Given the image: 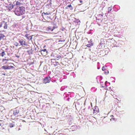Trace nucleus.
<instances>
[{
  "label": "nucleus",
  "instance_id": "obj_1",
  "mask_svg": "<svg viewBox=\"0 0 135 135\" xmlns=\"http://www.w3.org/2000/svg\"><path fill=\"white\" fill-rule=\"evenodd\" d=\"M25 7L22 6L17 7L16 9L15 13L17 16H20L23 15L25 12Z\"/></svg>",
  "mask_w": 135,
  "mask_h": 135
},
{
  "label": "nucleus",
  "instance_id": "obj_2",
  "mask_svg": "<svg viewBox=\"0 0 135 135\" xmlns=\"http://www.w3.org/2000/svg\"><path fill=\"white\" fill-rule=\"evenodd\" d=\"M93 114H96L99 112L98 107L96 106L94 107L93 108Z\"/></svg>",
  "mask_w": 135,
  "mask_h": 135
},
{
  "label": "nucleus",
  "instance_id": "obj_3",
  "mask_svg": "<svg viewBox=\"0 0 135 135\" xmlns=\"http://www.w3.org/2000/svg\"><path fill=\"white\" fill-rule=\"evenodd\" d=\"M50 80V77H46L43 79V82L44 83L46 84L49 83Z\"/></svg>",
  "mask_w": 135,
  "mask_h": 135
},
{
  "label": "nucleus",
  "instance_id": "obj_4",
  "mask_svg": "<svg viewBox=\"0 0 135 135\" xmlns=\"http://www.w3.org/2000/svg\"><path fill=\"white\" fill-rule=\"evenodd\" d=\"M19 42L22 46L26 45L27 44V43L23 39H21L19 41Z\"/></svg>",
  "mask_w": 135,
  "mask_h": 135
},
{
  "label": "nucleus",
  "instance_id": "obj_5",
  "mask_svg": "<svg viewBox=\"0 0 135 135\" xmlns=\"http://www.w3.org/2000/svg\"><path fill=\"white\" fill-rule=\"evenodd\" d=\"M53 29L52 33L54 34H57L58 32V30L57 28H56L54 27H53Z\"/></svg>",
  "mask_w": 135,
  "mask_h": 135
},
{
  "label": "nucleus",
  "instance_id": "obj_6",
  "mask_svg": "<svg viewBox=\"0 0 135 135\" xmlns=\"http://www.w3.org/2000/svg\"><path fill=\"white\" fill-rule=\"evenodd\" d=\"M2 24H3V26L4 29H7V28L8 26L7 22H5L4 21H2Z\"/></svg>",
  "mask_w": 135,
  "mask_h": 135
},
{
  "label": "nucleus",
  "instance_id": "obj_7",
  "mask_svg": "<svg viewBox=\"0 0 135 135\" xmlns=\"http://www.w3.org/2000/svg\"><path fill=\"white\" fill-rule=\"evenodd\" d=\"M46 30L47 32H52V31L53 28L51 27L50 26H49L47 27L46 28Z\"/></svg>",
  "mask_w": 135,
  "mask_h": 135
},
{
  "label": "nucleus",
  "instance_id": "obj_8",
  "mask_svg": "<svg viewBox=\"0 0 135 135\" xmlns=\"http://www.w3.org/2000/svg\"><path fill=\"white\" fill-rule=\"evenodd\" d=\"M103 16L102 15L99 14L98 16V17H96V20H100L102 21L103 19Z\"/></svg>",
  "mask_w": 135,
  "mask_h": 135
},
{
  "label": "nucleus",
  "instance_id": "obj_9",
  "mask_svg": "<svg viewBox=\"0 0 135 135\" xmlns=\"http://www.w3.org/2000/svg\"><path fill=\"white\" fill-rule=\"evenodd\" d=\"M54 57L55 58V59L57 60L59 59L61 60L62 59L61 56L60 55H56Z\"/></svg>",
  "mask_w": 135,
  "mask_h": 135
},
{
  "label": "nucleus",
  "instance_id": "obj_10",
  "mask_svg": "<svg viewBox=\"0 0 135 135\" xmlns=\"http://www.w3.org/2000/svg\"><path fill=\"white\" fill-rule=\"evenodd\" d=\"M19 110L18 109H16L13 112V114L15 115H17V114L19 113Z\"/></svg>",
  "mask_w": 135,
  "mask_h": 135
},
{
  "label": "nucleus",
  "instance_id": "obj_11",
  "mask_svg": "<svg viewBox=\"0 0 135 135\" xmlns=\"http://www.w3.org/2000/svg\"><path fill=\"white\" fill-rule=\"evenodd\" d=\"M51 14V12L49 13H47L46 12V13L44 12L42 13V16L43 17V18H44V17L46 18V16H45V15H50Z\"/></svg>",
  "mask_w": 135,
  "mask_h": 135
},
{
  "label": "nucleus",
  "instance_id": "obj_12",
  "mask_svg": "<svg viewBox=\"0 0 135 135\" xmlns=\"http://www.w3.org/2000/svg\"><path fill=\"white\" fill-rule=\"evenodd\" d=\"M25 36L29 40H31L32 38V37L29 34H26Z\"/></svg>",
  "mask_w": 135,
  "mask_h": 135
},
{
  "label": "nucleus",
  "instance_id": "obj_13",
  "mask_svg": "<svg viewBox=\"0 0 135 135\" xmlns=\"http://www.w3.org/2000/svg\"><path fill=\"white\" fill-rule=\"evenodd\" d=\"M40 52L42 55L43 56H45L47 54V53L45 52L44 51H42V50H41L40 51Z\"/></svg>",
  "mask_w": 135,
  "mask_h": 135
},
{
  "label": "nucleus",
  "instance_id": "obj_14",
  "mask_svg": "<svg viewBox=\"0 0 135 135\" xmlns=\"http://www.w3.org/2000/svg\"><path fill=\"white\" fill-rule=\"evenodd\" d=\"M14 6L13 4H10L9 6L8 7V9L9 10H11L12 9L13 7Z\"/></svg>",
  "mask_w": 135,
  "mask_h": 135
},
{
  "label": "nucleus",
  "instance_id": "obj_15",
  "mask_svg": "<svg viewBox=\"0 0 135 135\" xmlns=\"http://www.w3.org/2000/svg\"><path fill=\"white\" fill-rule=\"evenodd\" d=\"M4 35L2 33H0V40L4 37Z\"/></svg>",
  "mask_w": 135,
  "mask_h": 135
},
{
  "label": "nucleus",
  "instance_id": "obj_16",
  "mask_svg": "<svg viewBox=\"0 0 135 135\" xmlns=\"http://www.w3.org/2000/svg\"><path fill=\"white\" fill-rule=\"evenodd\" d=\"M1 56L2 57H3L4 55H5V54L4 51H3L0 54Z\"/></svg>",
  "mask_w": 135,
  "mask_h": 135
},
{
  "label": "nucleus",
  "instance_id": "obj_17",
  "mask_svg": "<svg viewBox=\"0 0 135 135\" xmlns=\"http://www.w3.org/2000/svg\"><path fill=\"white\" fill-rule=\"evenodd\" d=\"M7 69H11L12 68H14V67L13 66H7Z\"/></svg>",
  "mask_w": 135,
  "mask_h": 135
},
{
  "label": "nucleus",
  "instance_id": "obj_18",
  "mask_svg": "<svg viewBox=\"0 0 135 135\" xmlns=\"http://www.w3.org/2000/svg\"><path fill=\"white\" fill-rule=\"evenodd\" d=\"M93 43H91L90 44H87L86 45V46L87 47H90L91 46H93Z\"/></svg>",
  "mask_w": 135,
  "mask_h": 135
},
{
  "label": "nucleus",
  "instance_id": "obj_19",
  "mask_svg": "<svg viewBox=\"0 0 135 135\" xmlns=\"http://www.w3.org/2000/svg\"><path fill=\"white\" fill-rule=\"evenodd\" d=\"M114 116L113 115H110V117H111V118H112L110 119V120L111 121H113L115 119L114 118H112Z\"/></svg>",
  "mask_w": 135,
  "mask_h": 135
},
{
  "label": "nucleus",
  "instance_id": "obj_20",
  "mask_svg": "<svg viewBox=\"0 0 135 135\" xmlns=\"http://www.w3.org/2000/svg\"><path fill=\"white\" fill-rule=\"evenodd\" d=\"M1 68H2V69H4V70L7 69V66H2Z\"/></svg>",
  "mask_w": 135,
  "mask_h": 135
},
{
  "label": "nucleus",
  "instance_id": "obj_21",
  "mask_svg": "<svg viewBox=\"0 0 135 135\" xmlns=\"http://www.w3.org/2000/svg\"><path fill=\"white\" fill-rule=\"evenodd\" d=\"M112 7H109L108 8V13H109V12L112 9Z\"/></svg>",
  "mask_w": 135,
  "mask_h": 135
},
{
  "label": "nucleus",
  "instance_id": "obj_22",
  "mask_svg": "<svg viewBox=\"0 0 135 135\" xmlns=\"http://www.w3.org/2000/svg\"><path fill=\"white\" fill-rule=\"evenodd\" d=\"M21 4V3L18 1H17L16 2V5L20 6Z\"/></svg>",
  "mask_w": 135,
  "mask_h": 135
},
{
  "label": "nucleus",
  "instance_id": "obj_23",
  "mask_svg": "<svg viewBox=\"0 0 135 135\" xmlns=\"http://www.w3.org/2000/svg\"><path fill=\"white\" fill-rule=\"evenodd\" d=\"M102 69L103 71H105L106 70V67L104 66H103L102 68Z\"/></svg>",
  "mask_w": 135,
  "mask_h": 135
},
{
  "label": "nucleus",
  "instance_id": "obj_24",
  "mask_svg": "<svg viewBox=\"0 0 135 135\" xmlns=\"http://www.w3.org/2000/svg\"><path fill=\"white\" fill-rule=\"evenodd\" d=\"M42 51H44L45 52L47 53V51L46 49H44V50H41Z\"/></svg>",
  "mask_w": 135,
  "mask_h": 135
},
{
  "label": "nucleus",
  "instance_id": "obj_25",
  "mask_svg": "<svg viewBox=\"0 0 135 135\" xmlns=\"http://www.w3.org/2000/svg\"><path fill=\"white\" fill-rule=\"evenodd\" d=\"M46 18L47 19V20H48L49 18H50V19H51V20H52V19L51 18H50V17H46Z\"/></svg>",
  "mask_w": 135,
  "mask_h": 135
},
{
  "label": "nucleus",
  "instance_id": "obj_26",
  "mask_svg": "<svg viewBox=\"0 0 135 135\" xmlns=\"http://www.w3.org/2000/svg\"><path fill=\"white\" fill-rule=\"evenodd\" d=\"M104 73L105 74H107L109 73V72L108 71L107 72L105 71Z\"/></svg>",
  "mask_w": 135,
  "mask_h": 135
},
{
  "label": "nucleus",
  "instance_id": "obj_27",
  "mask_svg": "<svg viewBox=\"0 0 135 135\" xmlns=\"http://www.w3.org/2000/svg\"><path fill=\"white\" fill-rule=\"evenodd\" d=\"M3 26V24H2V22L0 24V28Z\"/></svg>",
  "mask_w": 135,
  "mask_h": 135
},
{
  "label": "nucleus",
  "instance_id": "obj_28",
  "mask_svg": "<svg viewBox=\"0 0 135 135\" xmlns=\"http://www.w3.org/2000/svg\"><path fill=\"white\" fill-rule=\"evenodd\" d=\"M80 2L81 3H82L83 2V1L82 0H79Z\"/></svg>",
  "mask_w": 135,
  "mask_h": 135
},
{
  "label": "nucleus",
  "instance_id": "obj_29",
  "mask_svg": "<svg viewBox=\"0 0 135 135\" xmlns=\"http://www.w3.org/2000/svg\"><path fill=\"white\" fill-rule=\"evenodd\" d=\"M68 7H71V4H70L68 6Z\"/></svg>",
  "mask_w": 135,
  "mask_h": 135
},
{
  "label": "nucleus",
  "instance_id": "obj_30",
  "mask_svg": "<svg viewBox=\"0 0 135 135\" xmlns=\"http://www.w3.org/2000/svg\"><path fill=\"white\" fill-rule=\"evenodd\" d=\"M59 64V63L58 62H57L56 63V65L55 64V65H57Z\"/></svg>",
  "mask_w": 135,
  "mask_h": 135
},
{
  "label": "nucleus",
  "instance_id": "obj_31",
  "mask_svg": "<svg viewBox=\"0 0 135 135\" xmlns=\"http://www.w3.org/2000/svg\"><path fill=\"white\" fill-rule=\"evenodd\" d=\"M68 6H67L65 8L66 9H68Z\"/></svg>",
  "mask_w": 135,
  "mask_h": 135
},
{
  "label": "nucleus",
  "instance_id": "obj_32",
  "mask_svg": "<svg viewBox=\"0 0 135 135\" xmlns=\"http://www.w3.org/2000/svg\"><path fill=\"white\" fill-rule=\"evenodd\" d=\"M3 60H8V59H5V60H4V59H3Z\"/></svg>",
  "mask_w": 135,
  "mask_h": 135
},
{
  "label": "nucleus",
  "instance_id": "obj_33",
  "mask_svg": "<svg viewBox=\"0 0 135 135\" xmlns=\"http://www.w3.org/2000/svg\"><path fill=\"white\" fill-rule=\"evenodd\" d=\"M29 51H30V50L28 51H27V52H29Z\"/></svg>",
  "mask_w": 135,
  "mask_h": 135
},
{
  "label": "nucleus",
  "instance_id": "obj_34",
  "mask_svg": "<svg viewBox=\"0 0 135 135\" xmlns=\"http://www.w3.org/2000/svg\"><path fill=\"white\" fill-rule=\"evenodd\" d=\"M46 22H48L47 21H46Z\"/></svg>",
  "mask_w": 135,
  "mask_h": 135
},
{
  "label": "nucleus",
  "instance_id": "obj_35",
  "mask_svg": "<svg viewBox=\"0 0 135 135\" xmlns=\"http://www.w3.org/2000/svg\"><path fill=\"white\" fill-rule=\"evenodd\" d=\"M20 1H22V0H20Z\"/></svg>",
  "mask_w": 135,
  "mask_h": 135
}]
</instances>
